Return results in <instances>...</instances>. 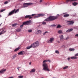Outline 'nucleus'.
<instances>
[{
	"label": "nucleus",
	"instance_id": "1",
	"mask_svg": "<svg viewBox=\"0 0 78 78\" xmlns=\"http://www.w3.org/2000/svg\"><path fill=\"white\" fill-rule=\"evenodd\" d=\"M51 62V61L50 60H44L43 62V69L44 70L48 71V72L50 71V69H48V64L45 62Z\"/></svg>",
	"mask_w": 78,
	"mask_h": 78
},
{
	"label": "nucleus",
	"instance_id": "2",
	"mask_svg": "<svg viewBox=\"0 0 78 78\" xmlns=\"http://www.w3.org/2000/svg\"><path fill=\"white\" fill-rule=\"evenodd\" d=\"M59 14H57V16H51L46 19L45 20L46 21H53V20L57 19L58 17H59Z\"/></svg>",
	"mask_w": 78,
	"mask_h": 78
},
{
	"label": "nucleus",
	"instance_id": "3",
	"mask_svg": "<svg viewBox=\"0 0 78 78\" xmlns=\"http://www.w3.org/2000/svg\"><path fill=\"white\" fill-rule=\"evenodd\" d=\"M31 45L34 48H35L37 47L39 45V43L38 41H37L32 44Z\"/></svg>",
	"mask_w": 78,
	"mask_h": 78
},
{
	"label": "nucleus",
	"instance_id": "4",
	"mask_svg": "<svg viewBox=\"0 0 78 78\" xmlns=\"http://www.w3.org/2000/svg\"><path fill=\"white\" fill-rule=\"evenodd\" d=\"M19 9H18L16 10V9H14V10H12L10 12L8 15V16H11L13 14H14V12L15 14H16L17 12H19Z\"/></svg>",
	"mask_w": 78,
	"mask_h": 78
},
{
	"label": "nucleus",
	"instance_id": "5",
	"mask_svg": "<svg viewBox=\"0 0 78 78\" xmlns=\"http://www.w3.org/2000/svg\"><path fill=\"white\" fill-rule=\"evenodd\" d=\"M33 3H24L23 4V5L24 6V7H27L28 6H31V5H33Z\"/></svg>",
	"mask_w": 78,
	"mask_h": 78
},
{
	"label": "nucleus",
	"instance_id": "6",
	"mask_svg": "<svg viewBox=\"0 0 78 78\" xmlns=\"http://www.w3.org/2000/svg\"><path fill=\"white\" fill-rule=\"evenodd\" d=\"M5 29V28H2L0 29V35L5 33L6 31H4Z\"/></svg>",
	"mask_w": 78,
	"mask_h": 78
},
{
	"label": "nucleus",
	"instance_id": "7",
	"mask_svg": "<svg viewBox=\"0 0 78 78\" xmlns=\"http://www.w3.org/2000/svg\"><path fill=\"white\" fill-rule=\"evenodd\" d=\"M67 22H68V25H73L74 23L73 21H68Z\"/></svg>",
	"mask_w": 78,
	"mask_h": 78
},
{
	"label": "nucleus",
	"instance_id": "8",
	"mask_svg": "<svg viewBox=\"0 0 78 78\" xmlns=\"http://www.w3.org/2000/svg\"><path fill=\"white\" fill-rule=\"evenodd\" d=\"M59 37L60 38V40L61 42H62L64 41V40H65V39L64 38V36H63V35L60 36Z\"/></svg>",
	"mask_w": 78,
	"mask_h": 78
},
{
	"label": "nucleus",
	"instance_id": "9",
	"mask_svg": "<svg viewBox=\"0 0 78 78\" xmlns=\"http://www.w3.org/2000/svg\"><path fill=\"white\" fill-rule=\"evenodd\" d=\"M54 40H55V38L53 37L51 38L50 39V40H49L48 41V43H52V42L53 41H54Z\"/></svg>",
	"mask_w": 78,
	"mask_h": 78
},
{
	"label": "nucleus",
	"instance_id": "10",
	"mask_svg": "<svg viewBox=\"0 0 78 78\" xmlns=\"http://www.w3.org/2000/svg\"><path fill=\"white\" fill-rule=\"evenodd\" d=\"M37 16H35L34 17V18H36V17L37 18H38V17H41L42 16H45V15L43 14H38L37 15Z\"/></svg>",
	"mask_w": 78,
	"mask_h": 78
},
{
	"label": "nucleus",
	"instance_id": "11",
	"mask_svg": "<svg viewBox=\"0 0 78 78\" xmlns=\"http://www.w3.org/2000/svg\"><path fill=\"white\" fill-rule=\"evenodd\" d=\"M30 23V21H29L23 23V25H28Z\"/></svg>",
	"mask_w": 78,
	"mask_h": 78
},
{
	"label": "nucleus",
	"instance_id": "12",
	"mask_svg": "<svg viewBox=\"0 0 78 78\" xmlns=\"http://www.w3.org/2000/svg\"><path fill=\"white\" fill-rule=\"evenodd\" d=\"M32 18V17H31V15H26L25 17V19L29 18V19H31Z\"/></svg>",
	"mask_w": 78,
	"mask_h": 78
},
{
	"label": "nucleus",
	"instance_id": "13",
	"mask_svg": "<svg viewBox=\"0 0 78 78\" xmlns=\"http://www.w3.org/2000/svg\"><path fill=\"white\" fill-rule=\"evenodd\" d=\"M73 28L68 29L66 31V32L69 33V32H70V31H73Z\"/></svg>",
	"mask_w": 78,
	"mask_h": 78
},
{
	"label": "nucleus",
	"instance_id": "14",
	"mask_svg": "<svg viewBox=\"0 0 78 78\" xmlns=\"http://www.w3.org/2000/svg\"><path fill=\"white\" fill-rule=\"evenodd\" d=\"M6 69H2L0 71V73H3L5 71H6Z\"/></svg>",
	"mask_w": 78,
	"mask_h": 78
},
{
	"label": "nucleus",
	"instance_id": "15",
	"mask_svg": "<svg viewBox=\"0 0 78 78\" xmlns=\"http://www.w3.org/2000/svg\"><path fill=\"white\" fill-rule=\"evenodd\" d=\"M76 1H78V0H66V2H76Z\"/></svg>",
	"mask_w": 78,
	"mask_h": 78
},
{
	"label": "nucleus",
	"instance_id": "16",
	"mask_svg": "<svg viewBox=\"0 0 78 78\" xmlns=\"http://www.w3.org/2000/svg\"><path fill=\"white\" fill-rule=\"evenodd\" d=\"M70 58L71 59H76L78 58V57L76 56H73L71 57Z\"/></svg>",
	"mask_w": 78,
	"mask_h": 78
},
{
	"label": "nucleus",
	"instance_id": "17",
	"mask_svg": "<svg viewBox=\"0 0 78 78\" xmlns=\"http://www.w3.org/2000/svg\"><path fill=\"white\" fill-rule=\"evenodd\" d=\"M78 3L76 2H74L72 4L73 6H76L77 5H78Z\"/></svg>",
	"mask_w": 78,
	"mask_h": 78
},
{
	"label": "nucleus",
	"instance_id": "18",
	"mask_svg": "<svg viewBox=\"0 0 78 78\" xmlns=\"http://www.w3.org/2000/svg\"><path fill=\"white\" fill-rule=\"evenodd\" d=\"M35 71H36V69H32L31 71H30V73H33L34 72H35Z\"/></svg>",
	"mask_w": 78,
	"mask_h": 78
},
{
	"label": "nucleus",
	"instance_id": "19",
	"mask_svg": "<svg viewBox=\"0 0 78 78\" xmlns=\"http://www.w3.org/2000/svg\"><path fill=\"white\" fill-rule=\"evenodd\" d=\"M23 51H21V52H20L19 53H18V55H23Z\"/></svg>",
	"mask_w": 78,
	"mask_h": 78
},
{
	"label": "nucleus",
	"instance_id": "20",
	"mask_svg": "<svg viewBox=\"0 0 78 78\" xmlns=\"http://www.w3.org/2000/svg\"><path fill=\"white\" fill-rule=\"evenodd\" d=\"M69 14H66L65 15H64L63 17H69Z\"/></svg>",
	"mask_w": 78,
	"mask_h": 78
},
{
	"label": "nucleus",
	"instance_id": "21",
	"mask_svg": "<svg viewBox=\"0 0 78 78\" xmlns=\"http://www.w3.org/2000/svg\"><path fill=\"white\" fill-rule=\"evenodd\" d=\"M58 34H62V30H59L58 31Z\"/></svg>",
	"mask_w": 78,
	"mask_h": 78
},
{
	"label": "nucleus",
	"instance_id": "22",
	"mask_svg": "<svg viewBox=\"0 0 78 78\" xmlns=\"http://www.w3.org/2000/svg\"><path fill=\"white\" fill-rule=\"evenodd\" d=\"M19 49H20V47H18L15 49L14 51H18Z\"/></svg>",
	"mask_w": 78,
	"mask_h": 78
},
{
	"label": "nucleus",
	"instance_id": "23",
	"mask_svg": "<svg viewBox=\"0 0 78 78\" xmlns=\"http://www.w3.org/2000/svg\"><path fill=\"white\" fill-rule=\"evenodd\" d=\"M32 47H33L32 46V45L31 44V45L30 46L27 47L26 48L27 50H28L29 49H30V48H32Z\"/></svg>",
	"mask_w": 78,
	"mask_h": 78
},
{
	"label": "nucleus",
	"instance_id": "24",
	"mask_svg": "<svg viewBox=\"0 0 78 78\" xmlns=\"http://www.w3.org/2000/svg\"><path fill=\"white\" fill-rule=\"evenodd\" d=\"M68 68H69V66H66L63 67V69L64 70H66V69H68Z\"/></svg>",
	"mask_w": 78,
	"mask_h": 78
},
{
	"label": "nucleus",
	"instance_id": "25",
	"mask_svg": "<svg viewBox=\"0 0 78 78\" xmlns=\"http://www.w3.org/2000/svg\"><path fill=\"white\" fill-rule=\"evenodd\" d=\"M69 51H73L75 50V49L73 48H71L69 49Z\"/></svg>",
	"mask_w": 78,
	"mask_h": 78
},
{
	"label": "nucleus",
	"instance_id": "26",
	"mask_svg": "<svg viewBox=\"0 0 78 78\" xmlns=\"http://www.w3.org/2000/svg\"><path fill=\"white\" fill-rule=\"evenodd\" d=\"M17 56V55L15 54L14 55H13V57H12V59H14V58H16Z\"/></svg>",
	"mask_w": 78,
	"mask_h": 78
},
{
	"label": "nucleus",
	"instance_id": "27",
	"mask_svg": "<svg viewBox=\"0 0 78 78\" xmlns=\"http://www.w3.org/2000/svg\"><path fill=\"white\" fill-rule=\"evenodd\" d=\"M37 32H38V34H41V30H37Z\"/></svg>",
	"mask_w": 78,
	"mask_h": 78
},
{
	"label": "nucleus",
	"instance_id": "28",
	"mask_svg": "<svg viewBox=\"0 0 78 78\" xmlns=\"http://www.w3.org/2000/svg\"><path fill=\"white\" fill-rule=\"evenodd\" d=\"M17 25V23H14V24H12V26L13 27H16V25Z\"/></svg>",
	"mask_w": 78,
	"mask_h": 78
},
{
	"label": "nucleus",
	"instance_id": "29",
	"mask_svg": "<svg viewBox=\"0 0 78 78\" xmlns=\"http://www.w3.org/2000/svg\"><path fill=\"white\" fill-rule=\"evenodd\" d=\"M62 27V26H61L60 25H58L57 27V28H61Z\"/></svg>",
	"mask_w": 78,
	"mask_h": 78
},
{
	"label": "nucleus",
	"instance_id": "30",
	"mask_svg": "<svg viewBox=\"0 0 78 78\" xmlns=\"http://www.w3.org/2000/svg\"><path fill=\"white\" fill-rule=\"evenodd\" d=\"M20 30H21V29L20 28H19L16 30V31H17V32H19Z\"/></svg>",
	"mask_w": 78,
	"mask_h": 78
},
{
	"label": "nucleus",
	"instance_id": "31",
	"mask_svg": "<svg viewBox=\"0 0 78 78\" xmlns=\"http://www.w3.org/2000/svg\"><path fill=\"white\" fill-rule=\"evenodd\" d=\"M55 52L56 53H57V54H59V52L58 50L55 51Z\"/></svg>",
	"mask_w": 78,
	"mask_h": 78
},
{
	"label": "nucleus",
	"instance_id": "32",
	"mask_svg": "<svg viewBox=\"0 0 78 78\" xmlns=\"http://www.w3.org/2000/svg\"><path fill=\"white\" fill-rule=\"evenodd\" d=\"M6 10V9H3L0 12H3V11H5V10Z\"/></svg>",
	"mask_w": 78,
	"mask_h": 78
},
{
	"label": "nucleus",
	"instance_id": "33",
	"mask_svg": "<svg viewBox=\"0 0 78 78\" xmlns=\"http://www.w3.org/2000/svg\"><path fill=\"white\" fill-rule=\"evenodd\" d=\"M8 2L6 1L4 2V5H6V4H8Z\"/></svg>",
	"mask_w": 78,
	"mask_h": 78
},
{
	"label": "nucleus",
	"instance_id": "34",
	"mask_svg": "<svg viewBox=\"0 0 78 78\" xmlns=\"http://www.w3.org/2000/svg\"><path fill=\"white\" fill-rule=\"evenodd\" d=\"M19 78H23V76H18Z\"/></svg>",
	"mask_w": 78,
	"mask_h": 78
},
{
	"label": "nucleus",
	"instance_id": "35",
	"mask_svg": "<svg viewBox=\"0 0 78 78\" xmlns=\"http://www.w3.org/2000/svg\"><path fill=\"white\" fill-rule=\"evenodd\" d=\"M46 22H43L42 23V24L43 25H46Z\"/></svg>",
	"mask_w": 78,
	"mask_h": 78
},
{
	"label": "nucleus",
	"instance_id": "36",
	"mask_svg": "<svg viewBox=\"0 0 78 78\" xmlns=\"http://www.w3.org/2000/svg\"><path fill=\"white\" fill-rule=\"evenodd\" d=\"M69 39V37H67L66 39L65 40H68Z\"/></svg>",
	"mask_w": 78,
	"mask_h": 78
},
{
	"label": "nucleus",
	"instance_id": "37",
	"mask_svg": "<svg viewBox=\"0 0 78 78\" xmlns=\"http://www.w3.org/2000/svg\"><path fill=\"white\" fill-rule=\"evenodd\" d=\"M48 33V31H46L45 32L44 34H43V35H45L46 33Z\"/></svg>",
	"mask_w": 78,
	"mask_h": 78
},
{
	"label": "nucleus",
	"instance_id": "38",
	"mask_svg": "<svg viewBox=\"0 0 78 78\" xmlns=\"http://www.w3.org/2000/svg\"><path fill=\"white\" fill-rule=\"evenodd\" d=\"M28 31L29 33H31V32H32V30H28Z\"/></svg>",
	"mask_w": 78,
	"mask_h": 78
},
{
	"label": "nucleus",
	"instance_id": "39",
	"mask_svg": "<svg viewBox=\"0 0 78 78\" xmlns=\"http://www.w3.org/2000/svg\"><path fill=\"white\" fill-rule=\"evenodd\" d=\"M23 25H24L23 24H22L20 26V28H22V27H23Z\"/></svg>",
	"mask_w": 78,
	"mask_h": 78
},
{
	"label": "nucleus",
	"instance_id": "40",
	"mask_svg": "<svg viewBox=\"0 0 78 78\" xmlns=\"http://www.w3.org/2000/svg\"><path fill=\"white\" fill-rule=\"evenodd\" d=\"M75 56H78V53L75 55Z\"/></svg>",
	"mask_w": 78,
	"mask_h": 78
},
{
	"label": "nucleus",
	"instance_id": "41",
	"mask_svg": "<svg viewBox=\"0 0 78 78\" xmlns=\"http://www.w3.org/2000/svg\"><path fill=\"white\" fill-rule=\"evenodd\" d=\"M42 0H40V3H42Z\"/></svg>",
	"mask_w": 78,
	"mask_h": 78
},
{
	"label": "nucleus",
	"instance_id": "42",
	"mask_svg": "<svg viewBox=\"0 0 78 78\" xmlns=\"http://www.w3.org/2000/svg\"><path fill=\"white\" fill-rule=\"evenodd\" d=\"M75 36H76V37H78V34H76L75 35Z\"/></svg>",
	"mask_w": 78,
	"mask_h": 78
},
{
	"label": "nucleus",
	"instance_id": "43",
	"mask_svg": "<svg viewBox=\"0 0 78 78\" xmlns=\"http://www.w3.org/2000/svg\"><path fill=\"white\" fill-rule=\"evenodd\" d=\"M36 15V14H33L31 15L32 16H35Z\"/></svg>",
	"mask_w": 78,
	"mask_h": 78
},
{
	"label": "nucleus",
	"instance_id": "44",
	"mask_svg": "<svg viewBox=\"0 0 78 78\" xmlns=\"http://www.w3.org/2000/svg\"><path fill=\"white\" fill-rule=\"evenodd\" d=\"M8 78H14V77L13 76H11L9 77Z\"/></svg>",
	"mask_w": 78,
	"mask_h": 78
},
{
	"label": "nucleus",
	"instance_id": "45",
	"mask_svg": "<svg viewBox=\"0 0 78 78\" xmlns=\"http://www.w3.org/2000/svg\"><path fill=\"white\" fill-rule=\"evenodd\" d=\"M20 68H21V67H20L17 68V69H20Z\"/></svg>",
	"mask_w": 78,
	"mask_h": 78
},
{
	"label": "nucleus",
	"instance_id": "46",
	"mask_svg": "<svg viewBox=\"0 0 78 78\" xmlns=\"http://www.w3.org/2000/svg\"><path fill=\"white\" fill-rule=\"evenodd\" d=\"M70 59V58H68V60H69Z\"/></svg>",
	"mask_w": 78,
	"mask_h": 78
},
{
	"label": "nucleus",
	"instance_id": "47",
	"mask_svg": "<svg viewBox=\"0 0 78 78\" xmlns=\"http://www.w3.org/2000/svg\"><path fill=\"white\" fill-rule=\"evenodd\" d=\"M29 64H30V65H31V62H30L29 63Z\"/></svg>",
	"mask_w": 78,
	"mask_h": 78
},
{
	"label": "nucleus",
	"instance_id": "48",
	"mask_svg": "<svg viewBox=\"0 0 78 78\" xmlns=\"http://www.w3.org/2000/svg\"><path fill=\"white\" fill-rule=\"evenodd\" d=\"M2 15H1L0 14V17H2Z\"/></svg>",
	"mask_w": 78,
	"mask_h": 78
},
{
	"label": "nucleus",
	"instance_id": "49",
	"mask_svg": "<svg viewBox=\"0 0 78 78\" xmlns=\"http://www.w3.org/2000/svg\"><path fill=\"white\" fill-rule=\"evenodd\" d=\"M2 24V23L1 24H0V27L1 26V25Z\"/></svg>",
	"mask_w": 78,
	"mask_h": 78
},
{
	"label": "nucleus",
	"instance_id": "50",
	"mask_svg": "<svg viewBox=\"0 0 78 78\" xmlns=\"http://www.w3.org/2000/svg\"><path fill=\"white\" fill-rule=\"evenodd\" d=\"M24 0H20L21 1H23Z\"/></svg>",
	"mask_w": 78,
	"mask_h": 78
},
{
	"label": "nucleus",
	"instance_id": "51",
	"mask_svg": "<svg viewBox=\"0 0 78 78\" xmlns=\"http://www.w3.org/2000/svg\"><path fill=\"white\" fill-rule=\"evenodd\" d=\"M9 2H10V0H8Z\"/></svg>",
	"mask_w": 78,
	"mask_h": 78
},
{
	"label": "nucleus",
	"instance_id": "52",
	"mask_svg": "<svg viewBox=\"0 0 78 78\" xmlns=\"http://www.w3.org/2000/svg\"><path fill=\"white\" fill-rule=\"evenodd\" d=\"M18 69V70H19V69Z\"/></svg>",
	"mask_w": 78,
	"mask_h": 78
},
{
	"label": "nucleus",
	"instance_id": "53",
	"mask_svg": "<svg viewBox=\"0 0 78 78\" xmlns=\"http://www.w3.org/2000/svg\"><path fill=\"white\" fill-rule=\"evenodd\" d=\"M47 4H45V5H47Z\"/></svg>",
	"mask_w": 78,
	"mask_h": 78
},
{
	"label": "nucleus",
	"instance_id": "54",
	"mask_svg": "<svg viewBox=\"0 0 78 78\" xmlns=\"http://www.w3.org/2000/svg\"><path fill=\"white\" fill-rule=\"evenodd\" d=\"M46 51H48V50H47Z\"/></svg>",
	"mask_w": 78,
	"mask_h": 78
},
{
	"label": "nucleus",
	"instance_id": "55",
	"mask_svg": "<svg viewBox=\"0 0 78 78\" xmlns=\"http://www.w3.org/2000/svg\"><path fill=\"white\" fill-rule=\"evenodd\" d=\"M41 78H44V77H41Z\"/></svg>",
	"mask_w": 78,
	"mask_h": 78
}]
</instances>
